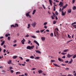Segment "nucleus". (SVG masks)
I'll list each match as a JSON object with an SVG mask.
<instances>
[{"mask_svg": "<svg viewBox=\"0 0 76 76\" xmlns=\"http://www.w3.org/2000/svg\"><path fill=\"white\" fill-rule=\"evenodd\" d=\"M34 48V45H33L31 46H28L26 47V48L28 50H32V49H33Z\"/></svg>", "mask_w": 76, "mask_h": 76, "instance_id": "1", "label": "nucleus"}, {"mask_svg": "<svg viewBox=\"0 0 76 76\" xmlns=\"http://www.w3.org/2000/svg\"><path fill=\"white\" fill-rule=\"evenodd\" d=\"M30 13H31V12H29L26 13V15L27 17H29L30 18H31V15H29L30 14Z\"/></svg>", "mask_w": 76, "mask_h": 76, "instance_id": "2", "label": "nucleus"}, {"mask_svg": "<svg viewBox=\"0 0 76 76\" xmlns=\"http://www.w3.org/2000/svg\"><path fill=\"white\" fill-rule=\"evenodd\" d=\"M36 25H37V23H36V22L32 23V24H31V25L33 26V27H34V28H35V26H36Z\"/></svg>", "mask_w": 76, "mask_h": 76, "instance_id": "3", "label": "nucleus"}, {"mask_svg": "<svg viewBox=\"0 0 76 76\" xmlns=\"http://www.w3.org/2000/svg\"><path fill=\"white\" fill-rule=\"evenodd\" d=\"M73 56V55H70V54H68L67 55V57L68 58H70V57H72V56Z\"/></svg>", "mask_w": 76, "mask_h": 76, "instance_id": "4", "label": "nucleus"}, {"mask_svg": "<svg viewBox=\"0 0 76 76\" xmlns=\"http://www.w3.org/2000/svg\"><path fill=\"white\" fill-rule=\"evenodd\" d=\"M26 41L25 39L23 38V40H21V42H22V44H24L25 43H24V42Z\"/></svg>", "mask_w": 76, "mask_h": 76, "instance_id": "5", "label": "nucleus"}, {"mask_svg": "<svg viewBox=\"0 0 76 76\" xmlns=\"http://www.w3.org/2000/svg\"><path fill=\"white\" fill-rule=\"evenodd\" d=\"M34 42H35V43H36V44L38 45V46L39 47V44L38 42L36 40H34Z\"/></svg>", "mask_w": 76, "mask_h": 76, "instance_id": "6", "label": "nucleus"}, {"mask_svg": "<svg viewBox=\"0 0 76 76\" xmlns=\"http://www.w3.org/2000/svg\"><path fill=\"white\" fill-rule=\"evenodd\" d=\"M62 16H64L65 15H66V11L64 12L62 11Z\"/></svg>", "mask_w": 76, "mask_h": 76, "instance_id": "7", "label": "nucleus"}, {"mask_svg": "<svg viewBox=\"0 0 76 76\" xmlns=\"http://www.w3.org/2000/svg\"><path fill=\"white\" fill-rule=\"evenodd\" d=\"M35 51H36V53H38V54H41V52L39 50H36Z\"/></svg>", "mask_w": 76, "mask_h": 76, "instance_id": "8", "label": "nucleus"}, {"mask_svg": "<svg viewBox=\"0 0 76 76\" xmlns=\"http://www.w3.org/2000/svg\"><path fill=\"white\" fill-rule=\"evenodd\" d=\"M41 39L42 41H44L45 40V37H41Z\"/></svg>", "mask_w": 76, "mask_h": 76, "instance_id": "9", "label": "nucleus"}, {"mask_svg": "<svg viewBox=\"0 0 76 76\" xmlns=\"http://www.w3.org/2000/svg\"><path fill=\"white\" fill-rule=\"evenodd\" d=\"M58 60H59V61H62V62H63V61H64V60H63L61 59L60 58H58Z\"/></svg>", "mask_w": 76, "mask_h": 76, "instance_id": "10", "label": "nucleus"}, {"mask_svg": "<svg viewBox=\"0 0 76 76\" xmlns=\"http://www.w3.org/2000/svg\"><path fill=\"white\" fill-rule=\"evenodd\" d=\"M8 64H10L12 63V60H10L7 62Z\"/></svg>", "mask_w": 76, "mask_h": 76, "instance_id": "11", "label": "nucleus"}, {"mask_svg": "<svg viewBox=\"0 0 76 76\" xmlns=\"http://www.w3.org/2000/svg\"><path fill=\"white\" fill-rule=\"evenodd\" d=\"M49 3L50 4V5L52 6V5H53L52 4V2H53V1H52V0H49Z\"/></svg>", "mask_w": 76, "mask_h": 76, "instance_id": "12", "label": "nucleus"}, {"mask_svg": "<svg viewBox=\"0 0 76 76\" xmlns=\"http://www.w3.org/2000/svg\"><path fill=\"white\" fill-rule=\"evenodd\" d=\"M38 72H39V74H41V73H42L43 71L42 70H39L38 71Z\"/></svg>", "mask_w": 76, "mask_h": 76, "instance_id": "13", "label": "nucleus"}, {"mask_svg": "<svg viewBox=\"0 0 76 76\" xmlns=\"http://www.w3.org/2000/svg\"><path fill=\"white\" fill-rule=\"evenodd\" d=\"M69 51V50L68 49H66L64 50L63 51V53H66V52H67Z\"/></svg>", "mask_w": 76, "mask_h": 76, "instance_id": "14", "label": "nucleus"}, {"mask_svg": "<svg viewBox=\"0 0 76 76\" xmlns=\"http://www.w3.org/2000/svg\"><path fill=\"white\" fill-rule=\"evenodd\" d=\"M67 6H68V4H66L65 6H64L63 7V8H64V9L66 8V7H67Z\"/></svg>", "mask_w": 76, "mask_h": 76, "instance_id": "15", "label": "nucleus"}, {"mask_svg": "<svg viewBox=\"0 0 76 76\" xmlns=\"http://www.w3.org/2000/svg\"><path fill=\"white\" fill-rule=\"evenodd\" d=\"M72 12V10L71 9H69L68 10V13H71Z\"/></svg>", "mask_w": 76, "mask_h": 76, "instance_id": "16", "label": "nucleus"}, {"mask_svg": "<svg viewBox=\"0 0 76 76\" xmlns=\"http://www.w3.org/2000/svg\"><path fill=\"white\" fill-rule=\"evenodd\" d=\"M72 62H73V59H71V61L69 62L68 64H71Z\"/></svg>", "mask_w": 76, "mask_h": 76, "instance_id": "17", "label": "nucleus"}, {"mask_svg": "<svg viewBox=\"0 0 76 76\" xmlns=\"http://www.w3.org/2000/svg\"><path fill=\"white\" fill-rule=\"evenodd\" d=\"M15 28H16V27H18L19 26L18 24L17 23L15 24Z\"/></svg>", "mask_w": 76, "mask_h": 76, "instance_id": "18", "label": "nucleus"}, {"mask_svg": "<svg viewBox=\"0 0 76 76\" xmlns=\"http://www.w3.org/2000/svg\"><path fill=\"white\" fill-rule=\"evenodd\" d=\"M53 64L56 67H60V66H59V65H58L56 64Z\"/></svg>", "mask_w": 76, "mask_h": 76, "instance_id": "19", "label": "nucleus"}, {"mask_svg": "<svg viewBox=\"0 0 76 76\" xmlns=\"http://www.w3.org/2000/svg\"><path fill=\"white\" fill-rule=\"evenodd\" d=\"M35 12H36V10H34L32 13V15H34Z\"/></svg>", "mask_w": 76, "mask_h": 76, "instance_id": "20", "label": "nucleus"}, {"mask_svg": "<svg viewBox=\"0 0 76 76\" xmlns=\"http://www.w3.org/2000/svg\"><path fill=\"white\" fill-rule=\"evenodd\" d=\"M4 42H5L4 41H3L1 44V46H2V45H4Z\"/></svg>", "mask_w": 76, "mask_h": 76, "instance_id": "21", "label": "nucleus"}, {"mask_svg": "<svg viewBox=\"0 0 76 76\" xmlns=\"http://www.w3.org/2000/svg\"><path fill=\"white\" fill-rule=\"evenodd\" d=\"M18 57V56H14L13 57V58L14 59H15L16 58H17Z\"/></svg>", "mask_w": 76, "mask_h": 76, "instance_id": "22", "label": "nucleus"}, {"mask_svg": "<svg viewBox=\"0 0 76 76\" xmlns=\"http://www.w3.org/2000/svg\"><path fill=\"white\" fill-rule=\"evenodd\" d=\"M39 58H40L39 57H35V59L36 60H37L38 59H39Z\"/></svg>", "mask_w": 76, "mask_h": 76, "instance_id": "23", "label": "nucleus"}, {"mask_svg": "<svg viewBox=\"0 0 76 76\" xmlns=\"http://www.w3.org/2000/svg\"><path fill=\"white\" fill-rule=\"evenodd\" d=\"M10 34H7L5 35V37H8V36H10Z\"/></svg>", "mask_w": 76, "mask_h": 76, "instance_id": "24", "label": "nucleus"}, {"mask_svg": "<svg viewBox=\"0 0 76 76\" xmlns=\"http://www.w3.org/2000/svg\"><path fill=\"white\" fill-rule=\"evenodd\" d=\"M31 25H30V24H28V27H27V28L28 29H29V28H30V27H31Z\"/></svg>", "mask_w": 76, "mask_h": 76, "instance_id": "25", "label": "nucleus"}, {"mask_svg": "<svg viewBox=\"0 0 76 76\" xmlns=\"http://www.w3.org/2000/svg\"><path fill=\"white\" fill-rule=\"evenodd\" d=\"M55 33H56V35H59V33H58V32L57 31H55Z\"/></svg>", "mask_w": 76, "mask_h": 76, "instance_id": "26", "label": "nucleus"}, {"mask_svg": "<svg viewBox=\"0 0 76 76\" xmlns=\"http://www.w3.org/2000/svg\"><path fill=\"white\" fill-rule=\"evenodd\" d=\"M76 57V54L74 55V56H73V58H75Z\"/></svg>", "mask_w": 76, "mask_h": 76, "instance_id": "27", "label": "nucleus"}, {"mask_svg": "<svg viewBox=\"0 0 76 76\" xmlns=\"http://www.w3.org/2000/svg\"><path fill=\"white\" fill-rule=\"evenodd\" d=\"M73 27H74V28H75V29H76V25H72Z\"/></svg>", "mask_w": 76, "mask_h": 76, "instance_id": "28", "label": "nucleus"}, {"mask_svg": "<svg viewBox=\"0 0 76 76\" xmlns=\"http://www.w3.org/2000/svg\"><path fill=\"white\" fill-rule=\"evenodd\" d=\"M30 58H32V59H33V58H34V56H31L30 57Z\"/></svg>", "mask_w": 76, "mask_h": 76, "instance_id": "29", "label": "nucleus"}, {"mask_svg": "<svg viewBox=\"0 0 76 76\" xmlns=\"http://www.w3.org/2000/svg\"><path fill=\"white\" fill-rule=\"evenodd\" d=\"M31 37L33 38H37V37L35 36H31Z\"/></svg>", "mask_w": 76, "mask_h": 76, "instance_id": "30", "label": "nucleus"}, {"mask_svg": "<svg viewBox=\"0 0 76 76\" xmlns=\"http://www.w3.org/2000/svg\"><path fill=\"white\" fill-rule=\"evenodd\" d=\"M44 31H45V29H44L43 30H40V32L41 33H42V32H44Z\"/></svg>", "mask_w": 76, "mask_h": 76, "instance_id": "31", "label": "nucleus"}, {"mask_svg": "<svg viewBox=\"0 0 76 76\" xmlns=\"http://www.w3.org/2000/svg\"><path fill=\"white\" fill-rule=\"evenodd\" d=\"M73 10H76V6H74L73 8Z\"/></svg>", "mask_w": 76, "mask_h": 76, "instance_id": "32", "label": "nucleus"}, {"mask_svg": "<svg viewBox=\"0 0 76 76\" xmlns=\"http://www.w3.org/2000/svg\"><path fill=\"white\" fill-rule=\"evenodd\" d=\"M47 22H45L43 24V25H44V26H45V25H47Z\"/></svg>", "mask_w": 76, "mask_h": 76, "instance_id": "33", "label": "nucleus"}, {"mask_svg": "<svg viewBox=\"0 0 76 76\" xmlns=\"http://www.w3.org/2000/svg\"><path fill=\"white\" fill-rule=\"evenodd\" d=\"M50 36L51 37H53V33H51Z\"/></svg>", "mask_w": 76, "mask_h": 76, "instance_id": "34", "label": "nucleus"}, {"mask_svg": "<svg viewBox=\"0 0 76 76\" xmlns=\"http://www.w3.org/2000/svg\"><path fill=\"white\" fill-rule=\"evenodd\" d=\"M61 4H63V2L61 1L59 4V6L61 5Z\"/></svg>", "mask_w": 76, "mask_h": 76, "instance_id": "35", "label": "nucleus"}, {"mask_svg": "<svg viewBox=\"0 0 76 76\" xmlns=\"http://www.w3.org/2000/svg\"><path fill=\"white\" fill-rule=\"evenodd\" d=\"M56 22H57L56 21H53V24H56Z\"/></svg>", "mask_w": 76, "mask_h": 76, "instance_id": "36", "label": "nucleus"}, {"mask_svg": "<svg viewBox=\"0 0 76 76\" xmlns=\"http://www.w3.org/2000/svg\"><path fill=\"white\" fill-rule=\"evenodd\" d=\"M16 73V75H17V74H20V72H17Z\"/></svg>", "mask_w": 76, "mask_h": 76, "instance_id": "37", "label": "nucleus"}, {"mask_svg": "<svg viewBox=\"0 0 76 76\" xmlns=\"http://www.w3.org/2000/svg\"><path fill=\"white\" fill-rule=\"evenodd\" d=\"M68 37L69 38H71V36H70V35L69 34H68Z\"/></svg>", "mask_w": 76, "mask_h": 76, "instance_id": "38", "label": "nucleus"}, {"mask_svg": "<svg viewBox=\"0 0 76 76\" xmlns=\"http://www.w3.org/2000/svg\"><path fill=\"white\" fill-rule=\"evenodd\" d=\"M30 60L29 59H28L26 60V61H27V62H28V61H29Z\"/></svg>", "mask_w": 76, "mask_h": 76, "instance_id": "39", "label": "nucleus"}, {"mask_svg": "<svg viewBox=\"0 0 76 76\" xmlns=\"http://www.w3.org/2000/svg\"><path fill=\"white\" fill-rule=\"evenodd\" d=\"M53 8H54L53 10L54 11H55V10H56V7H55V6H54Z\"/></svg>", "mask_w": 76, "mask_h": 76, "instance_id": "40", "label": "nucleus"}, {"mask_svg": "<svg viewBox=\"0 0 76 76\" xmlns=\"http://www.w3.org/2000/svg\"><path fill=\"white\" fill-rule=\"evenodd\" d=\"M74 24H76V22H75L71 24V25H73Z\"/></svg>", "mask_w": 76, "mask_h": 76, "instance_id": "41", "label": "nucleus"}, {"mask_svg": "<svg viewBox=\"0 0 76 76\" xmlns=\"http://www.w3.org/2000/svg\"><path fill=\"white\" fill-rule=\"evenodd\" d=\"M56 30H57V31H59V30H58V29L57 28L55 29V31H56Z\"/></svg>", "mask_w": 76, "mask_h": 76, "instance_id": "42", "label": "nucleus"}, {"mask_svg": "<svg viewBox=\"0 0 76 76\" xmlns=\"http://www.w3.org/2000/svg\"><path fill=\"white\" fill-rule=\"evenodd\" d=\"M61 54H62V55H65L66 54V53H61Z\"/></svg>", "mask_w": 76, "mask_h": 76, "instance_id": "43", "label": "nucleus"}, {"mask_svg": "<svg viewBox=\"0 0 76 76\" xmlns=\"http://www.w3.org/2000/svg\"><path fill=\"white\" fill-rule=\"evenodd\" d=\"M10 72L12 73H13L14 72V71L13 70H11Z\"/></svg>", "mask_w": 76, "mask_h": 76, "instance_id": "44", "label": "nucleus"}, {"mask_svg": "<svg viewBox=\"0 0 76 76\" xmlns=\"http://www.w3.org/2000/svg\"><path fill=\"white\" fill-rule=\"evenodd\" d=\"M51 18L52 19H54V17H53V16L52 15L51 16Z\"/></svg>", "mask_w": 76, "mask_h": 76, "instance_id": "45", "label": "nucleus"}, {"mask_svg": "<svg viewBox=\"0 0 76 76\" xmlns=\"http://www.w3.org/2000/svg\"><path fill=\"white\" fill-rule=\"evenodd\" d=\"M51 63H53V62H55V60H51Z\"/></svg>", "mask_w": 76, "mask_h": 76, "instance_id": "46", "label": "nucleus"}, {"mask_svg": "<svg viewBox=\"0 0 76 76\" xmlns=\"http://www.w3.org/2000/svg\"><path fill=\"white\" fill-rule=\"evenodd\" d=\"M10 70H12V69H13V67L12 66L10 67Z\"/></svg>", "mask_w": 76, "mask_h": 76, "instance_id": "47", "label": "nucleus"}, {"mask_svg": "<svg viewBox=\"0 0 76 76\" xmlns=\"http://www.w3.org/2000/svg\"><path fill=\"white\" fill-rule=\"evenodd\" d=\"M11 28H12V27H14V28H15V25H12L11 26Z\"/></svg>", "mask_w": 76, "mask_h": 76, "instance_id": "48", "label": "nucleus"}, {"mask_svg": "<svg viewBox=\"0 0 76 76\" xmlns=\"http://www.w3.org/2000/svg\"><path fill=\"white\" fill-rule=\"evenodd\" d=\"M55 14H56V15H58V12H57V11L56 12Z\"/></svg>", "mask_w": 76, "mask_h": 76, "instance_id": "49", "label": "nucleus"}, {"mask_svg": "<svg viewBox=\"0 0 76 76\" xmlns=\"http://www.w3.org/2000/svg\"><path fill=\"white\" fill-rule=\"evenodd\" d=\"M8 40H10V37H8Z\"/></svg>", "mask_w": 76, "mask_h": 76, "instance_id": "50", "label": "nucleus"}, {"mask_svg": "<svg viewBox=\"0 0 76 76\" xmlns=\"http://www.w3.org/2000/svg\"><path fill=\"white\" fill-rule=\"evenodd\" d=\"M36 33H39V30H38V31H36Z\"/></svg>", "mask_w": 76, "mask_h": 76, "instance_id": "51", "label": "nucleus"}, {"mask_svg": "<svg viewBox=\"0 0 76 76\" xmlns=\"http://www.w3.org/2000/svg\"><path fill=\"white\" fill-rule=\"evenodd\" d=\"M54 1H56V2H57V3H58V2H59V1H57V0H54Z\"/></svg>", "mask_w": 76, "mask_h": 76, "instance_id": "52", "label": "nucleus"}, {"mask_svg": "<svg viewBox=\"0 0 76 76\" xmlns=\"http://www.w3.org/2000/svg\"><path fill=\"white\" fill-rule=\"evenodd\" d=\"M62 58H66V56H63L62 57Z\"/></svg>", "mask_w": 76, "mask_h": 76, "instance_id": "53", "label": "nucleus"}, {"mask_svg": "<svg viewBox=\"0 0 76 76\" xmlns=\"http://www.w3.org/2000/svg\"><path fill=\"white\" fill-rule=\"evenodd\" d=\"M42 6L44 9H45V6H44V4H42Z\"/></svg>", "mask_w": 76, "mask_h": 76, "instance_id": "54", "label": "nucleus"}, {"mask_svg": "<svg viewBox=\"0 0 76 76\" xmlns=\"http://www.w3.org/2000/svg\"><path fill=\"white\" fill-rule=\"evenodd\" d=\"M75 2V0H72V4H74Z\"/></svg>", "mask_w": 76, "mask_h": 76, "instance_id": "55", "label": "nucleus"}, {"mask_svg": "<svg viewBox=\"0 0 76 76\" xmlns=\"http://www.w3.org/2000/svg\"><path fill=\"white\" fill-rule=\"evenodd\" d=\"M65 63H69V61H65Z\"/></svg>", "mask_w": 76, "mask_h": 76, "instance_id": "56", "label": "nucleus"}, {"mask_svg": "<svg viewBox=\"0 0 76 76\" xmlns=\"http://www.w3.org/2000/svg\"><path fill=\"white\" fill-rule=\"evenodd\" d=\"M67 76H73L71 74H69Z\"/></svg>", "mask_w": 76, "mask_h": 76, "instance_id": "57", "label": "nucleus"}, {"mask_svg": "<svg viewBox=\"0 0 76 76\" xmlns=\"http://www.w3.org/2000/svg\"><path fill=\"white\" fill-rule=\"evenodd\" d=\"M28 44H30V43H31V42L30 41V40H28Z\"/></svg>", "mask_w": 76, "mask_h": 76, "instance_id": "58", "label": "nucleus"}, {"mask_svg": "<svg viewBox=\"0 0 76 76\" xmlns=\"http://www.w3.org/2000/svg\"><path fill=\"white\" fill-rule=\"evenodd\" d=\"M29 37V36L27 34L26 35V37Z\"/></svg>", "mask_w": 76, "mask_h": 76, "instance_id": "59", "label": "nucleus"}, {"mask_svg": "<svg viewBox=\"0 0 76 76\" xmlns=\"http://www.w3.org/2000/svg\"><path fill=\"white\" fill-rule=\"evenodd\" d=\"M36 69V68H33L31 69V70H35Z\"/></svg>", "mask_w": 76, "mask_h": 76, "instance_id": "60", "label": "nucleus"}, {"mask_svg": "<svg viewBox=\"0 0 76 76\" xmlns=\"http://www.w3.org/2000/svg\"><path fill=\"white\" fill-rule=\"evenodd\" d=\"M17 45L16 44H15L13 45V47H16Z\"/></svg>", "mask_w": 76, "mask_h": 76, "instance_id": "61", "label": "nucleus"}, {"mask_svg": "<svg viewBox=\"0 0 76 76\" xmlns=\"http://www.w3.org/2000/svg\"><path fill=\"white\" fill-rule=\"evenodd\" d=\"M44 28H45V29H47V26H44Z\"/></svg>", "mask_w": 76, "mask_h": 76, "instance_id": "62", "label": "nucleus"}, {"mask_svg": "<svg viewBox=\"0 0 76 76\" xmlns=\"http://www.w3.org/2000/svg\"><path fill=\"white\" fill-rule=\"evenodd\" d=\"M70 40L68 41L67 42V44H68V43H69V42H70Z\"/></svg>", "mask_w": 76, "mask_h": 76, "instance_id": "63", "label": "nucleus"}, {"mask_svg": "<svg viewBox=\"0 0 76 76\" xmlns=\"http://www.w3.org/2000/svg\"><path fill=\"white\" fill-rule=\"evenodd\" d=\"M74 76H76V72L75 73V74H74Z\"/></svg>", "mask_w": 76, "mask_h": 76, "instance_id": "64", "label": "nucleus"}]
</instances>
